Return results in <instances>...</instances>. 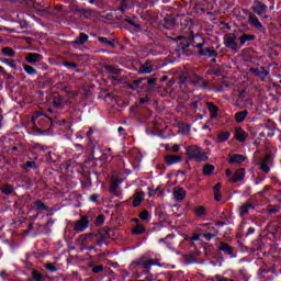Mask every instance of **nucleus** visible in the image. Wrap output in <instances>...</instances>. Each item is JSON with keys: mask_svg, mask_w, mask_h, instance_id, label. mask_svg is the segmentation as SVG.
Returning <instances> with one entry per match:
<instances>
[{"mask_svg": "<svg viewBox=\"0 0 281 281\" xmlns=\"http://www.w3.org/2000/svg\"><path fill=\"white\" fill-rule=\"evenodd\" d=\"M187 156L189 159H194L195 161H207V155L203 149L196 145H191L186 147Z\"/></svg>", "mask_w": 281, "mask_h": 281, "instance_id": "1", "label": "nucleus"}, {"mask_svg": "<svg viewBox=\"0 0 281 281\" xmlns=\"http://www.w3.org/2000/svg\"><path fill=\"white\" fill-rule=\"evenodd\" d=\"M93 240H95V235H93V233H87V234L80 235L76 239V243L80 247L81 251H85L87 250V245H89L90 243H93Z\"/></svg>", "mask_w": 281, "mask_h": 281, "instance_id": "2", "label": "nucleus"}, {"mask_svg": "<svg viewBox=\"0 0 281 281\" xmlns=\"http://www.w3.org/2000/svg\"><path fill=\"white\" fill-rule=\"evenodd\" d=\"M224 45L233 52H238V44L236 43V35L227 34L224 36Z\"/></svg>", "mask_w": 281, "mask_h": 281, "instance_id": "3", "label": "nucleus"}, {"mask_svg": "<svg viewBox=\"0 0 281 281\" xmlns=\"http://www.w3.org/2000/svg\"><path fill=\"white\" fill-rule=\"evenodd\" d=\"M89 227V217L82 216L80 220L75 222L74 232H85Z\"/></svg>", "mask_w": 281, "mask_h": 281, "instance_id": "4", "label": "nucleus"}, {"mask_svg": "<svg viewBox=\"0 0 281 281\" xmlns=\"http://www.w3.org/2000/svg\"><path fill=\"white\" fill-rule=\"evenodd\" d=\"M252 12L258 14V16H262L267 12V4L256 0L252 4Z\"/></svg>", "mask_w": 281, "mask_h": 281, "instance_id": "5", "label": "nucleus"}, {"mask_svg": "<svg viewBox=\"0 0 281 281\" xmlns=\"http://www.w3.org/2000/svg\"><path fill=\"white\" fill-rule=\"evenodd\" d=\"M25 60L26 63H30V65H36V63H41V60H43V55L38 53H27Z\"/></svg>", "mask_w": 281, "mask_h": 281, "instance_id": "6", "label": "nucleus"}, {"mask_svg": "<svg viewBox=\"0 0 281 281\" xmlns=\"http://www.w3.org/2000/svg\"><path fill=\"white\" fill-rule=\"evenodd\" d=\"M243 179H245V169L240 168L233 173V177H231L228 181L229 183H238V181H243Z\"/></svg>", "mask_w": 281, "mask_h": 281, "instance_id": "7", "label": "nucleus"}, {"mask_svg": "<svg viewBox=\"0 0 281 281\" xmlns=\"http://www.w3.org/2000/svg\"><path fill=\"white\" fill-rule=\"evenodd\" d=\"M271 155H266L263 157V159L261 160V162L259 164V168L262 172L268 173L269 170H271V168L269 166H271Z\"/></svg>", "mask_w": 281, "mask_h": 281, "instance_id": "8", "label": "nucleus"}, {"mask_svg": "<svg viewBox=\"0 0 281 281\" xmlns=\"http://www.w3.org/2000/svg\"><path fill=\"white\" fill-rule=\"evenodd\" d=\"M165 161H166L167 166H172L173 164H181V161H183V156L167 155V156H165Z\"/></svg>", "mask_w": 281, "mask_h": 281, "instance_id": "9", "label": "nucleus"}, {"mask_svg": "<svg viewBox=\"0 0 281 281\" xmlns=\"http://www.w3.org/2000/svg\"><path fill=\"white\" fill-rule=\"evenodd\" d=\"M248 23L252 27H256V30H262V23L260 22L258 16H256V14H254V13H249V15H248Z\"/></svg>", "mask_w": 281, "mask_h": 281, "instance_id": "10", "label": "nucleus"}, {"mask_svg": "<svg viewBox=\"0 0 281 281\" xmlns=\"http://www.w3.org/2000/svg\"><path fill=\"white\" fill-rule=\"evenodd\" d=\"M186 189L180 188V187H176L173 188V199L175 201H183V199H186Z\"/></svg>", "mask_w": 281, "mask_h": 281, "instance_id": "11", "label": "nucleus"}, {"mask_svg": "<svg viewBox=\"0 0 281 281\" xmlns=\"http://www.w3.org/2000/svg\"><path fill=\"white\" fill-rule=\"evenodd\" d=\"M254 209H255L254 203L248 201V202L241 204L238 207V211H239L240 216H246V214H249V210H254Z\"/></svg>", "mask_w": 281, "mask_h": 281, "instance_id": "12", "label": "nucleus"}, {"mask_svg": "<svg viewBox=\"0 0 281 281\" xmlns=\"http://www.w3.org/2000/svg\"><path fill=\"white\" fill-rule=\"evenodd\" d=\"M198 54H200V56H207V58H216V56H218V53H216V50H214L212 47L201 49L198 52Z\"/></svg>", "mask_w": 281, "mask_h": 281, "instance_id": "13", "label": "nucleus"}, {"mask_svg": "<svg viewBox=\"0 0 281 281\" xmlns=\"http://www.w3.org/2000/svg\"><path fill=\"white\" fill-rule=\"evenodd\" d=\"M120 183H122V180L113 178L110 182V192L111 194H120V191H117V188H120Z\"/></svg>", "mask_w": 281, "mask_h": 281, "instance_id": "14", "label": "nucleus"}, {"mask_svg": "<svg viewBox=\"0 0 281 281\" xmlns=\"http://www.w3.org/2000/svg\"><path fill=\"white\" fill-rule=\"evenodd\" d=\"M132 205L133 207H137L142 205V201H144V192H137L132 196Z\"/></svg>", "mask_w": 281, "mask_h": 281, "instance_id": "15", "label": "nucleus"}, {"mask_svg": "<svg viewBox=\"0 0 281 281\" xmlns=\"http://www.w3.org/2000/svg\"><path fill=\"white\" fill-rule=\"evenodd\" d=\"M247 157L240 155V154H233L229 155L228 164H243Z\"/></svg>", "mask_w": 281, "mask_h": 281, "instance_id": "16", "label": "nucleus"}, {"mask_svg": "<svg viewBox=\"0 0 281 281\" xmlns=\"http://www.w3.org/2000/svg\"><path fill=\"white\" fill-rule=\"evenodd\" d=\"M138 74H153V64L150 60H147L140 66Z\"/></svg>", "mask_w": 281, "mask_h": 281, "instance_id": "17", "label": "nucleus"}, {"mask_svg": "<svg viewBox=\"0 0 281 281\" xmlns=\"http://www.w3.org/2000/svg\"><path fill=\"white\" fill-rule=\"evenodd\" d=\"M235 137L237 142H245L249 135L247 132L243 131V128H236L235 130Z\"/></svg>", "mask_w": 281, "mask_h": 281, "instance_id": "18", "label": "nucleus"}, {"mask_svg": "<svg viewBox=\"0 0 281 281\" xmlns=\"http://www.w3.org/2000/svg\"><path fill=\"white\" fill-rule=\"evenodd\" d=\"M206 106L209 109V112L211 113V117L212 120L218 117V106H216L214 103L212 102H207Z\"/></svg>", "mask_w": 281, "mask_h": 281, "instance_id": "19", "label": "nucleus"}, {"mask_svg": "<svg viewBox=\"0 0 281 281\" xmlns=\"http://www.w3.org/2000/svg\"><path fill=\"white\" fill-rule=\"evenodd\" d=\"M89 41V35L80 33L79 36L71 43V45H85Z\"/></svg>", "mask_w": 281, "mask_h": 281, "instance_id": "20", "label": "nucleus"}, {"mask_svg": "<svg viewBox=\"0 0 281 281\" xmlns=\"http://www.w3.org/2000/svg\"><path fill=\"white\" fill-rule=\"evenodd\" d=\"M250 71L251 74H255V76L261 78V80H265L269 74L267 70H265V68H251Z\"/></svg>", "mask_w": 281, "mask_h": 281, "instance_id": "21", "label": "nucleus"}, {"mask_svg": "<svg viewBox=\"0 0 281 281\" xmlns=\"http://www.w3.org/2000/svg\"><path fill=\"white\" fill-rule=\"evenodd\" d=\"M247 115H249V111H247V110L237 112L235 114V121L237 122V124H240L241 122H245Z\"/></svg>", "mask_w": 281, "mask_h": 281, "instance_id": "22", "label": "nucleus"}, {"mask_svg": "<svg viewBox=\"0 0 281 281\" xmlns=\"http://www.w3.org/2000/svg\"><path fill=\"white\" fill-rule=\"evenodd\" d=\"M71 12H72V14H91V10L82 9L76 4L71 5Z\"/></svg>", "mask_w": 281, "mask_h": 281, "instance_id": "23", "label": "nucleus"}, {"mask_svg": "<svg viewBox=\"0 0 281 281\" xmlns=\"http://www.w3.org/2000/svg\"><path fill=\"white\" fill-rule=\"evenodd\" d=\"M220 251H224L227 256L234 254V248L226 243H220Z\"/></svg>", "mask_w": 281, "mask_h": 281, "instance_id": "24", "label": "nucleus"}, {"mask_svg": "<svg viewBox=\"0 0 281 281\" xmlns=\"http://www.w3.org/2000/svg\"><path fill=\"white\" fill-rule=\"evenodd\" d=\"M221 187H222L221 183H217L213 187L215 201H221V199H223V193H221Z\"/></svg>", "mask_w": 281, "mask_h": 281, "instance_id": "25", "label": "nucleus"}, {"mask_svg": "<svg viewBox=\"0 0 281 281\" xmlns=\"http://www.w3.org/2000/svg\"><path fill=\"white\" fill-rule=\"evenodd\" d=\"M104 69L108 74H112L113 76H120V74H122V70L115 66L108 65Z\"/></svg>", "mask_w": 281, "mask_h": 281, "instance_id": "26", "label": "nucleus"}, {"mask_svg": "<svg viewBox=\"0 0 281 281\" xmlns=\"http://www.w3.org/2000/svg\"><path fill=\"white\" fill-rule=\"evenodd\" d=\"M256 40V35H249V34H243L239 37V43L240 46L245 45V43H249V41H255Z\"/></svg>", "mask_w": 281, "mask_h": 281, "instance_id": "27", "label": "nucleus"}, {"mask_svg": "<svg viewBox=\"0 0 281 281\" xmlns=\"http://www.w3.org/2000/svg\"><path fill=\"white\" fill-rule=\"evenodd\" d=\"M23 69L25 71V74H27L29 76H36V74H38L36 68H34L33 66L27 65V64H23Z\"/></svg>", "mask_w": 281, "mask_h": 281, "instance_id": "28", "label": "nucleus"}, {"mask_svg": "<svg viewBox=\"0 0 281 281\" xmlns=\"http://www.w3.org/2000/svg\"><path fill=\"white\" fill-rule=\"evenodd\" d=\"M202 81H203V78H201V76L199 75H193L192 77H190V82L191 85H194V87L201 86Z\"/></svg>", "mask_w": 281, "mask_h": 281, "instance_id": "29", "label": "nucleus"}, {"mask_svg": "<svg viewBox=\"0 0 281 281\" xmlns=\"http://www.w3.org/2000/svg\"><path fill=\"white\" fill-rule=\"evenodd\" d=\"M144 232H146V227L142 224H137L132 231V234H134V236H138L139 234H144Z\"/></svg>", "mask_w": 281, "mask_h": 281, "instance_id": "30", "label": "nucleus"}, {"mask_svg": "<svg viewBox=\"0 0 281 281\" xmlns=\"http://www.w3.org/2000/svg\"><path fill=\"white\" fill-rule=\"evenodd\" d=\"M53 105L56 108V109H63V98H60V95H55L53 98Z\"/></svg>", "mask_w": 281, "mask_h": 281, "instance_id": "31", "label": "nucleus"}, {"mask_svg": "<svg viewBox=\"0 0 281 281\" xmlns=\"http://www.w3.org/2000/svg\"><path fill=\"white\" fill-rule=\"evenodd\" d=\"M0 191L2 194H12V192H14V187H12L10 184H4V186H2Z\"/></svg>", "mask_w": 281, "mask_h": 281, "instance_id": "32", "label": "nucleus"}, {"mask_svg": "<svg viewBox=\"0 0 281 281\" xmlns=\"http://www.w3.org/2000/svg\"><path fill=\"white\" fill-rule=\"evenodd\" d=\"M229 135H232L229 132H221L217 134V140L227 142V139H229Z\"/></svg>", "mask_w": 281, "mask_h": 281, "instance_id": "33", "label": "nucleus"}, {"mask_svg": "<svg viewBox=\"0 0 281 281\" xmlns=\"http://www.w3.org/2000/svg\"><path fill=\"white\" fill-rule=\"evenodd\" d=\"M2 54L3 56H9V58H14V49H12L11 47H4L2 48Z\"/></svg>", "mask_w": 281, "mask_h": 281, "instance_id": "34", "label": "nucleus"}, {"mask_svg": "<svg viewBox=\"0 0 281 281\" xmlns=\"http://www.w3.org/2000/svg\"><path fill=\"white\" fill-rule=\"evenodd\" d=\"M218 235V231L214 229V233H204L202 234L203 238H206V240H212V238H216Z\"/></svg>", "mask_w": 281, "mask_h": 281, "instance_id": "35", "label": "nucleus"}, {"mask_svg": "<svg viewBox=\"0 0 281 281\" xmlns=\"http://www.w3.org/2000/svg\"><path fill=\"white\" fill-rule=\"evenodd\" d=\"M203 175L207 176V175H212V172H214V166L212 165H205L203 167V170H202Z\"/></svg>", "mask_w": 281, "mask_h": 281, "instance_id": "36", "label": "nucleus"}, {"mask_svg": "<svg viewBox=\"0 0 281 281\" xmlns=\"http://www.w3.org/2000/svg\"><path fill=\"white\" fill-rule=\"evenodd\" d=\"M44 267L50 273H56V271H58V268H56L54 263H45Z\"/></svg>", "mask_w": 281, "mask_h": 281, "instance_id": "37", "label": "nucleus"}, {"mask_svg": "<svg viewBox=\"0 0 281 281\" xmlns=\"http://www.w3.org/2000/svg\"><path fill=\"white\" fill-rule=\"evenodd\" d=\"M99 43H103L104 45H109L110 47H115V43L109 41L106 37H99Z\"/></svg>", "mask_w": 281, "mask_h": 281, "instance_id": "38", "label": "nucleus"}, {"mask_svg": "<svg viewBox=\"0 0 281 281\" xmlns=\"http://www.w3.org/2000/svg\"><path fill=\"white\" fill-rule=\"evenodd\" d=\"M195 216H205V206H198L195 209Z\"/></svg>", "mask_w": 281, "mask_h": 281, "instance_id": "39", "label": "nucleus"}, {"mask_svg": "<svg viewBox=\"0 0 281 281\" xmlns=\"http://www.w3.org/2000/svg\"><path fill=\"white\" fill-rule=\"evenodd\" d=\"M64 67H67L68 69H78V64L71 63V61H64Z\"/></svg>", "mask_w": 281, "mask_h": 281, "instance_id": "40", "label": "nucleus"}, {"mask_svg": "<svg viewBox=\"0 0 281 281\" xmlns=\"http://www.w3.org/2000/svg\"><path fill=\"white\" fill-rule=\"evenodd\" d=\"M32 278H33V280H35V281H43V274L40 273L38 271H33V272H32Z\"/></svg>", "mask_w": 281, "mask_h": 281, "instance_id": "41", "label": "nucleus"}, {"mask_svg": "<svg viewBox=\"0 0 281 281\" xmlns=\"http://www.w3.org/2000/svg\"><path fill=\"white\" fill-rule=\"evenodd\" d=\"M153 265H155V260L148 259V260L144 261L143 267H144V269L148 270V269H150V267H153Z\"/></svg>", "mask_w": 281, "mask_h": 281, "instance_id": "42", "label": "nucleus"}, {"mask_svg": "<svg viewBox=\"0 0 281 281\" xmlns=\"http://www.w3.org/2000/svg\"><path fill=\"white\" fill-rule=\"evenodd\" d=\"M102 271H104V266H102V265L94 266L92 268V273H102Z\"/></svg>", "mask_w": 281, "mask_h": 281, "instance_id": "43", "label": "nucleus"}, {"mask_svg": "<svg viewBox=\"0 0 281 281\" xmlns=\"http://www.w3.org/2000/svg\"><path fill=\"white\" fill-rule=\"evenodd\" d=\"M35 207H37V210H47V206L45 205V203L41 201L35 202Z\"/></svg>", "mask_w": 281, "mask_h": 281, "instance_id": "44", "label": "nucleus"}, {"mask_svg": "<svg viewBox=\"0 0 281 281\" xmlns=\"http://www.w3.org/2000/svg\"><path fill=\"white\" fill-rule=\"evenodd\" d=\"M280 212V206H273L268 209V214H278Z\"/></svg>", "mask_w": 281, "mask_h": 281, "instance_id": "45", "label": "nucleus"}, {"mask_svg": "<svg viewBox=\"0 0 281 281\" xmlns=\"http://www.w3.org/2000/svg\"><path fill=\"white\" fill-rule=\"evenodd\" d=\"M139 218H142V221H148V211L144 210L143 212H140Z\"/></svg>", "mask_w": 281, "mask_h": 281, "instance_id": "46", "label": "nucleus"}, {"mask_svg": "<svg viewBox=\"0 0 281 281\" xmlns=\"http://www.w3.org/2000/svg\"><path fill=\"white\" fill-rule=\"evenodd\" d=\"M125 23H130V25H133V27L139 29V24L133 22L131 19H125Z\"/></svg>", "mask_w": 281, "mask_h": 281, "instance_id": "47", "label": "nucleus"}, {"mask_svg": "<svg viewBox=\"0 0 281 281\" xmlns=\"http://www.w3.org/2000/svg\"><path fill=\"white\" fill-rule=\"evenodd\" d=\"M165 22L167 23V25H175V23H177L175 19L170 18H165Z\"/></svg>", "mask_w": 281, "mask_h": 281, "instance_id": "48", "label": "nucleus"}, {"mask_svg": "<svg viewBox=\"0 0 281 281\" xmlns=\"http://www.w3.org/2000/svg\"><path fill=\"white\" fill-rule=\"evenodd\" d=\"M102 223H104V215H99V216L97 217V225H100V224H102Z\"/></svg>", "mask_w": 281, "mask_h": 281, "instance_id": "49", "label": "nucleus"}, {"mask_svg": "<svg viewBox=\"0 0 281 281\" xmlns=\"http://www.w3.org/2000/svg\"><path fill=\"white\" fill-rule=\"evenodd\" d=\"M25 166H26V168H36V162H34V161H27V162L25 164Z\"/></svg>", "mask_w": 281, "mask_h": 281, "instance_id": "50", "label": "nucleus"}, {"mask_svg": "<svg viewBox=\"0 0 281 281\" xmlns=\"http://www.w3.org/2000/svg\"><path fill=\"white\" fill-rule=\"evenodd\" d=\"M201 82H202V85L200 83V86H199V87H201V89H205V88H207V85H210V82L207 80H202Z\"/></svg>", "mask_w": 281, "mask_h": 281, "instance_id": "51", "label": "nucleus"}, {"mask_svg": "<svg viewBox=\"0 0 281 281\" xmlns=\"http://www.w3.org/2000/svg\"><path fill=\"white\" fill-rule=\"evenodd\" d=\"M64 90L66 93H72L74 95H78V93L71 91V88H69V87L64 88Z\"/></svg>", "mask_w": 281, "mask_h": 281, "instance_id": "52", "label": "nucleus"}, {"mask_svg": "<svg viewBox=\"0 0 281 281\" xmlns=\"http://www.w3.org/2000/svg\"><path fill=\"white\" fill-rule=\"evenodd\" d=\"M148 85H150V86H155V85H157V79L156 78H151V79H148Z\"/></svg>", "mask_w": 281, "mask_h": 281, "instance_id": "53", "label": "nucleus"}, {"mask_svg": "<svg viewBox=\"0 0 281 281\" xmlns=\"http://www.w3.org/2000/svg\"><path fill=\"white\" fill-rule=\"evenodd\" d=\"M150 99H148V97L139 99V104H146V102H149Z\"/></svg>", "mask_w": 281, "mask_h": 281, "instance_id": "54", "label": "nucleus"}, {"mask_svg": "<svg viewBox=\"0 0 281 281\" xmlns=\"http://www.w3.org/2000/svg\"><path fill=\"white\" fill-rule=\"evenodd\" d=\"M144 80H146V78H139L134 80V85H142V82H144Z\"/></svg>", "mask_w": 281, "mask_h": 281, "instance_id": "55", "label": "nucleus"}, {"mask_svg": "<svg viewBox=\"0 0 281 281\" xmlns=\"http://www.w3.org/2000/svg\"><path fill=\"white\" fill-rule=\"evenodd\" d=\"M213 281H227V279H225V278H222V277H214L213 279H212Z\"/></svg>", "mask_w": 281, "mask_h": 281, "instance_id": "56", "label": "nucleus"}, {"mask_svg": "<svg viewBox=\"0 0 281 281\" xmlns=\"http://www.w3.org/2000/svg\"><path fill=\"white\" fill-rule=\"evenodd\" d=\"M90 201H92V203H95V201H98V194L90 195Z\"/></svg>", "mask_w": 281, "mask_h": 281, "instance_id": "57", "label": "nucleus"}, {"mask_svg": "<svg viewBox=\"0 0 281 281\" xmlns=\"http://www.w3.org/2000/svg\"><path fill=\"white\" fill-rule=\"evenodd\" d=\"M234 173H232V170L226 169V177H228V180L232 179Z\"/></svg>", "mask_w": 281, "mask_h": 281, "instance_id": "58", "label": "nucleus"}, {"mask_svg": "<svg viewBox=\"0 0 281 281\" xmlns=\"http://www.w3.org/2000/svg\"><path fill=\"white\" fill-rule=\"evenodd\" d=\"M179 145H173L172 146V153H179Z\"/></svg>", "mask_w": 281, "mask_h": 281, "instance_id": "59", "label": "nucleus"}, {"mask_svg": "<svg viewBox=\"0 0 281 281\" xmlns=\"http://www.w3.org/2000/svg\"><path fill=\"white\" fill-rule=\"evenodd\" d=\"M192 109H199V102L194 101L191 103Z\"/></svg>", "mask_w": 281, "mask_h": 281, "instance_id": "60", "label": "nucleus"}, {"mask_svg": "<svg viewBox=\"0 0 281 281\" xmlns=\"http://www.w3.org/2000/svg\"><path fill=\"white\" fill-rule=\"evenodd\" d=\"M196 49H200L199 52H201V49H205L203 48V43H199L195 45Z\"/></svg>", "mask_w": 281, "mask_h": 281, "instance_id": "61", "label": "nucleus"}, {"mask_svg": "<svg viewBox=\"0 0 281 281\" xmlns=\"http://www.w3.org/2000/svg\"><path fill=\"white\" fill-rule=\"evenodd\" d=\"M128 89H131L132 91H138L137 87H135V85H128Z\"/></svg>", "mask_w": 281, "mask_h": 281, "instance_id": "62", "label": "nucleus"}, {"mask_svg": "<svg viewBox=\"0 0 281 281\" xmlns=\"http://www.w3.org/2000/svg\"><path fill=\"white\" fill-rule=\"evenodd\" d=\"M86 249H87L88 251H93V249H95V246H90V247H87V246H86Z\"/></svg>", "mask_w": 281, "mask_h": 281, "instance_id": "63", "label": "nucleus"}, {"mask_svg": "<svg viewBox=\"0 0 281 281\" xmlns=\"http://www.w3.org/2000/svg\"><path fill=\"white\" fill-rule=\"evenodd\" d=\"M254 232H256L252 227H250L249 229H248V234H254Z\"/></svg>", "mask_w": 281, "mask_h": 281, "instance_id": "64", "label": "nucleus"}]
</instances>
